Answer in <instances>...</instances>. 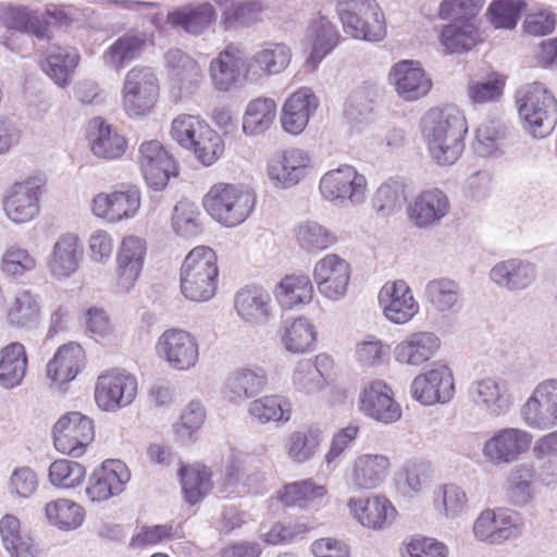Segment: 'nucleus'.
Returning a JSON list of instances; mask_svg holds the SVG:
<instances>
[{"mask_svg": "<svg viewBox=\"0 0 557 557\" xmlns=\"http://www.w3.org/2000/svg\"><path fill=\"white\" fill-rule=\"evenodd\" d=\"M339 34L325 16L313 17L306 32L305 41L311 51L306 65L315 70L318 64L337 46Z\"/></svg>", "mask_w": 557, "mask_h": 557, "instance_id": "79ce46f5", "label": "nucleus"}, {"mask_svg": "<svg viewBox=\"0 0 557 557\" xmlns=\"http://www.w3.org/2000/svg\"><path fill=\"white\" fill-rule=\"evenodd\" d=\"M216 21V10L210 2L188 3L170 11L166 23L193 36L205 34Z\"/></svg>", "mask_w": 557, "mask_h": 557, "instance_id": "58836bf2", "label": "nucleus"}, {"mask_svg": "<svg viewBox=\"0 0 557 557\" xmlns=\"http://www.w3.org/2000/svg\"><path fill=\"white\" fill-rule=\"evenodd\" d=\"M505 500L516 508L531 507L536 498L535 469L530 462L513 466L504 484Z\"/></svg>", "mask_w": 557, "mask_h": 557, "instance_id": "4c0bfd02", "label": "nucleus"}, {"mask_svg": "<svg viewBox=\"0 0 557 557\" xmlns=\"http://www.w3.org/2000/svg\"><path fill=\"white\" fill-rule=\"evenodd\" d=\"M157 355L173 370L189 371L199 361V343L195 335L182 329L164 331L156 343Z\"/></svg>", "mask_w": 557, "mask_h": 557, "instance_id": "ddd939ff", "label": "nucleus"}, {"mask_svg": "<svg viewBox=\"0 0 557 557\" xmlns=\"http://www.w3.org/2000/svg\"><path fill=\"white\" fill-rule=\"evenodd\" d=\"M170 83L181 96L193 95L201 85L203 73L197 60L178 48L164 53Z\"/></svg>", "mask_w": 557, "mask_h": 557, "instance_id": "c756f323", "label": "nucleus"}, {"mask_svg": "<svg viewBox=\"0 0 557 557\" xmlns=\"http://www.w3.org/2000/svg\"><path fill=\"white\" fill-rule=\"evenodd\" d=\"M377 299L384 317L394 324L408 323L420 311V305L405 280L387 281Z\"/></svg>", "mask_w": 557, "mask_h": 557, "instance_id": "a211bd4d", "label": "nucleus"}, {"mask_svg": "<svg viewBox=\"0 0 557 557\" xmlns=\"http://www.w3.org/2000/svg\"><path fill=\"white\" fill-rule=\"evenodd\" d=\"M139 165L146 183L154 190H162L170 177L177 175L173 157L158 140H148L140 145Z\"/></svg>", "mask_w": 557, "mask_h": 557, "instance_id": "393cba45", "label": "nucleus"}, {"mask_svg": "<svg viewBox=\"0 0 557 557\" xmlns=\"http://www.w3.org/2000/svg\"><path fill=\"white\" fill-rule=\"evenodd\" d=\"M480 33L472 18L459 17L444 25L440 42L448 53H461L471 50L479 41Z\"/></svg>", "mask_w": 557, "mask_h": 557, "instance_id": "864d4df0", "label": "nucleus"}, {"mask_svg": "<svg viewBox=\"0 0 557 557\" xmlns=\"http://www.w3.org/2000/svg\"><path fill=\"white\" fill-rule=\"evenodd\" d=\"M27 355L23 344L11 343L0 350V386L12 389L20 386L27 372Z\"/></svg>", "mask_w": 557, "mask_h": 557, "instance_id": "603ef678", "label": "nucleus"}, {"mask_svg": "<svg viewBox=\"0 0 557 557\" xmlns=\"http://www.w3.org/2000/svg\"><path fill=\"white\" fill-rule=\"evenodd\" d=\"M516 98L524 129L534 138L550 135L557 123V100L548 88L533 82L521 87Z\"/></svg>", "mask_w": 557, "mask_h": 557, "instance_id": "7ed1b4c3", "label": "nucleus"}, {"mask_svg": "<svg viewBox=\"0 0 557 557\" xmlns=\"http://www.w3.org/2000/svg\"><path fill=\"white\" fill-rule=\"evenodd\" d=\"M147 253L146 242L138 236H125L117 249L115 258L116 286L129 293L136 285L145 264Z\"/></svg>", "mask_w": 557, "mask_h": 557, "instance_id": "b1692460", "label": "nucleus"}, {"mask_svg": "<svg viewBox=\"0 0 557 557\" xmlns=\"http://www.w3.org/2000/svg\"><path fill=\"white\" fill-rule=\"evenodd\" d=\"M350 517L364 528L381 531L388 528L396 516L393 504L383 495L351 496L347 500Z\"/></svg>", "mask_w": 557, "mask_h": 557, "instance_id": "bb28decb", "label": "nucleus"}, {"mask_svg": "<svg viewBox=\"0 0 557 557\" xmlns=\"http://www.w3.org/2000/svg\"><path fill=\"white\" fill-rule=\"evenodd\" d=\"M256 206V195L247 186L218 183L203 198L207 212L226 227H234L247 220Z\"/></svg>", "mask_w": 557, "mask_h": 557, "instance_id": "20e7f679", "label": "nucleus"}, {"mask_svg": "<svg viewBox=\"0 0 557 557\" xmlns=\"http://www.w3.org/2000/svg\"><path fill=\"white\" fill-rule=\"evenodd\" d=\"M320 106V100L309 87H300L284 102L281 112L282 128L290 135L301 134Z\"/></svg>", "mask_w": 557, "mask_h": 557, "instance_id": "72a5a7b5", "label": "nucleus"}, {"mask_svg": "<svg viewBox=\"0 0 557 557\" xmlns=\"http://www.w3.org/2000/svg\"><path fill=\"white\" fill-rule=\"evenodd\" d=\"M41 186L36 178L15 183L3 199L7 216L16 224L34 220L40 211Z\"/></svg>", "mask_w": 557, "mask_h": 557, "instance_id": "cd10ccee", "label": "nucleus"}, {"mask_svg": "<svg viewBox=\"0 0 557 557\" xmlns=\"http://www.w3.org/2000/svg\"><path fill=\"white\" fill-rule=\"evenodd\" d=\"M322 442V432L319 428L308 426L289 434L285 448L288 458L296 463L310 460Z\"/></svg>", "mask_w": 557, "mask_h": 557, "instance_id": "680f3d73", "label": "nucleus"}, {"mask_svg": "<svg viewBox=\"0 0 557 557\" xmlns=\"http://www.w3.org/2000/svg\"><path fill=\"white\" fill-rule=\"evenodd\" d=\"M449 211V197L437 187L421 190L407 206L409 222L421 230L438 225Z\"/></svg>", "mask_w": 557, "mask_h": 557, "instance_id": "4be33fe9", "label": "nucleus"}, {"mask_svg": "<svg viewBox=\"0 0 557 557\" xmlns=\"http://www.w3.org/2000/svg\"><path fill=\"white\" fill-rule=\"evenodd\" d=\"M276 117V103L271 98L251 100L243 116V132L248 136H259L270 129Z\"/></svg>", "mask_w": 557, "mask_h": 557, "instance_id": "bf43d9fd", "label": "nucleus"}, {"mask_svg": "<svg viewBox=\"0 0 557 557\" xmlns=\"http://www.w3.org/2000/svg\"><path fill=\"white\" fill-rule=\"evenodd\" d=\"M441 347L440 337L429 331L408 334L394 348V358L398 363L420 367L431 360Z\"/></svg>", "mask_w": 557, "mask_h": 557, "instance_id": "e433bc0d", "label": "nucleus"}, {"mask_svg": "<svg viewBox=\"0 0 557 557\" xmlns=\"http://www.w3.org/2000/svg\"><path fill=\"white\" fill-rule=\"evenodd\" d=\"M0 535L5 550L11 557H36L37 549L33 540L21 531L20 520L5 515L0 520Z\"/></svg>", "mask_w": 557, "mask_h": 557, "instance_id": "052dcab7", "label": "nucleus"}, {"mask_svg": "<svg viewBox=\"0 0 557 557\" xmlns=\"http://www.w3.org/2000/svg\"><path fill=\"white\" fill-rule=\"evenodd\" d=\"M407 202V185L401 177L384 181L375 190L372 208L381 218H389L399 212Z\"/></svg>", "mask_w": 557, "mask_h": 557, "instance_id": "6e6d98bb", "label": "nucleus"}, {"mask_svg": "<svg viewBox=\"0 0 557 557\" xmlns=\"http://www.w3.org/2000/svg\"><path fill=\"white\" fill-rule=\"evenodd\" d=\"M389 467V459L385 455L361 454L347 468L345 483L352 492L375 490L388 476Z\"/></svg>", "mask_w": 557, "mask_h": 557, "instance_id": "aec40b11", "label": "nucleus"}, {"mask_svg": "<svg viewBox=\"0 0 557 557\" xmlns=\"http://www.w3.org/2000/svg\"><path fill=\"white\" fill-rule=\"evenodd\" d=\"M131 479V472L121 460H106L89 478L86 495L91 502H103L120 495Z\"/></svg>", "mask_w": 557, "mask_h": 557, "instance_id": "c85d7f7f", "label": "nucleus"}, {"mask_svg": "<svg viewBox=\"0 0 557 557\" xmlns=\"http://www.w3.org/2000/svg\"><path fill=\"white\" fill-rule=\"evenodd\" d=\"M324 200L335 206H360L367 199L368 180L355 166L342 164L324 173L319 182Z\"/></svg>", "mask_w": 557, "mask_h": 557, "instance_id": "0eeeda50", "label": "nucleus"}, {"mask_svg": "<svg viewBox=\"0 0 557 557\" xmlns=\"http://www.w3.org/2000/svg\"><path fill=\"white\" fill-rule=\"evenodd\" d=\"M268 384V375L258 366L243 367L232 371L221 388L222 397L234 405H240L263 392Z\"/></svg>", "mask_w": 557, "mask_h": 557, "instance_id": "473e14b6", "label": "nucleus"}, {"mask_svg": "<svg viewBox=\"0 0 557 557\" xmlns=\"http://www.w3.org/2000/svg\"><path fill=\"white\" fill-rule=\"evenodd\" d=\"M313 284L306 274L284 276L276 285L274 295L284 309H294L310 304L313 298Z\"/></svg>", "mask_w": 557, "mask_h": 557, "instance_id": "5fc2aeb1", "label": "nucleus"}, {"mask_svg": "<svg viewBox=\"0 0 557 557\" xmlns=\"http://www.w3.org/2000/svg\"><path fill=\"white\" fill-rule=\"evenodd\" d=\"M278 334L283 347L290 354H306L314 349L315 326L306 317L285 320Z\"/></svg>", "mask_w": 557, "mask_h": 557, "instance_id": "09e8293b", "label": "nucleus"}, {"mask_svg": "<svg viewBox=\"0 0 557 557\" xmlns=\"http://www.w3.org/2000/svg\"><path fill=\"white\" fill-rule=\"evenodd\" d=\"M147 46L146 32L129 29L107 48L102 55L103 63L119 72L128 63L139 59Z\"/></svg>", "mask_w": 557, "mask_h": 557, "instance_id": "a19ab883", "label": "nucleus"}, {"mask_svg": "<svg viewBox=\"0 0 557 557\" xmlns=\"http://www.w3.org/2000/svg\"><path fill=\"white\" fill-rule=\"evenodd\" d=\"M506 131L495 122L481 124L476 129L473 149L480 157L497 158L506 151Z\"/></svg>", "mask_w": 557, "mask_h": 557, "instance_id": "774afa93", "label": "nucleus"}, {"mask_svg": "<svg viewBox=\"0 0 557 557\" xmlns=\"http://www.w3.org/2000/svg\"><path fill=\"white\" fill-rule=\"evenodd\" d=\"M467 132L463 112L453 104L432 108L421 119V134L430 157L442 166L451 165L460 158Z\"/></svg>", "mask_w": 557, "mask_h": 557, "instance_id": "f257e3e1", "label": "nucleus"}, {"mask_svg": "<svg viewBox=\"0 0 557 557\" xmlns=\"http://www.w3.org/2000/svg\"><path fill=\"white\" fill-rule=\"evenodd\" d=\"M41 320L40 296L18 289L5 307V322L15 330H33Z\"/></svg>", "mask_w": 557, "mask_h": 557, "instance_id": "ea45409f", "label": "nucleus"}, {"mask_svg": "<svg viewBox=\"0 0 557 557\" xmlns=\"http://www.w3.org/2000/svg\"><path fill=\"white\" fill-rule=\"evenodd\" d=\"M137 387L135 375L119 369L108 371L97 379L96 404L102 411L116 412L135 400Z\"/></svg>", "mask_w": 557, "mask_h": 557, "instance_id": "9b49d317", "label": "nucleus"}, {"mask_svg": "<svg viewBox=\"0 0 557 557\" xmlns=\"http://www.w3.org/2000/svg\"><path fill=\"white\" fill-rule=\"evenodd\" d=\"M246 59L243 49L235 44L227 45L210 61L209 76L212 86L219 91L236 87L245 79Z\"/></svg>", "mask_w": 557, "mask_h": 557, "instance_id": "7c9ffc66", "label": "nucleus"}, {"mask_svg": "<svg viewBox=\"0 0 557 557\" xmlns=\"http://www.w3.org/2000/svg\"><path fill=\"white\" fill-rule=\"evenodd\" d=\"M245 59V81L258 84L283 73L290 63L292 51L285 44L267 41Z\"/></svg>", "mask_w": 557, "mask_h": 557, "instance_id": "2eb2a0df", "label": "nucleus"}, {"mask_svg": "<svg viewBox=\"0 0 557 557\" xmlns=\"http://www.w3.org/2000/svg\"><path fill=\"white\" fill-rule=\"evenodd\" d=\"M249 414L260 423L287 422L290 419V404L282 396H263L249 404Z\"/></svg>", "mask_w": 557, "mask_h": 557, "instance_id": "338daca9", "label": "nucleus"}, {"mask_svg": "<svg viewBox=\"0 0 557 557\" xmlns=\"http://www.w3.org/2000/svg\"><path fill=\"white\" fill-rule=\"evenodd\" d=\"M310 168L311 157L306 150L289 148L271 158L267 171L275 187L287 189L302 181Z\"/></svg>", "mask_w": 557, "mask_h": 557, "instance_id": "a878e982", "label": "nucleus"}, {"mask_svg": "<svg viewBox=\"0 0 557 557\" xmlns=\"http://www.w3.org/2000/svg\"><path fill=\"white\" fill-rule=\"evenodd\" d=\"M48 522L61 530H74L84 521V509L73 500L60 498L45 506Z\"/></svg>", "mask_w": 557, "mask_h": 557, "instance_id": "0e129e2a", "label": "nucleus"}, {"mask_svg": "<svg viewBox=\"0 0 557 557\" xmlns=\"http://www.w3.org/2000/svg\"><path fill=\"white\" fill-rule=\"evenodd\" d=\"M170 134L181 147L193 150L196 158L207 166L213 164L224 151L223 140L219 134L195 115L176 116Z\"/></svg>", "mask_w": 557, "mask_h": 557, "instance_id": "39448f33", "label": "nucleus"}, {"mask_svg": "<svg viewBox=\"0 0 557 557\" xmlns=\"http://www.w3.org/2000/svg\"><path fill=\"white\" fill-rule=\"evenodd\" d=\"M234 308L242 321L253 326L267 324L274 315L272 297L261 285H246L237 290Z\"/></svg>", "mask_w": 557, "mask_h": 557, "instance_id": "2f4dec72", "label": "nucleus"}, {"mask_svg": "<svg viewBox=\"0 0 557 557\" xmlns=\"http://www.w3.org/2000/svg\"><path fill=\"white\" fill-rule=\"evenodd\" d=\"M331 360L326 355H318L314 359L299 360L292 372L294 389L304 395H313L321 392L326 384L324 369Z\"/></svg>", "mask_w": 557, "mask_h": 557, "instance_id": "de8ad7c7", "label": "nucleus"}, {"mask_svg": "<svg viewBox=\"0 0 557 557\" xmlns=\"http://www.w3.org/2000/svg\"><path fill=\"white\" fill-rule=\"evenodd\" d=\"M85 354L81 345L61 346L47 364V376L58 387L74 380L84 367Z\"/></svg>", "mask_w": 557, "mask_h": 557, "instance_id": "a18cd8bd", "label": "nucleus"}, {"mask_svg": "<svg viewBox=\"0 0 557 557\" xmlns=\"http://www.w3.org/2000/svg\"><path fill=\"white\" fill-rule=\"evenodd\" d=\"M527 426L545 431L557 426V379H545L537 383L520 408Z\"/></svg>", "mask_w": 557, "mask_h": 557, "instance_id": "9d476101", "label": "nucleus"}, {"mask_svg": "<svg viewBox=\"0 0 557 557\" xmlns=\"http://www.w3.org/2000/svg\"><path fill=\"white\" fill-rule=\"evenodd\" d=\"M298 247L307 252L317 255L337 243V236L326 226L315 221H305L294 228Z\"/></svg>", "mask_w": 557, "mask_h": 557, "instance_id": "13d9d810", "label": "nucleus"}, {"mask_svg": "<svg viewBox=\"0 0 557 557\" xmlns=\"http://www.w3.org/2000/svg\"><path fill=\"white\" fill-rule=\"evenodd\" d=\"M424 297L441 314H449L460 308V287L457 282L447 277L429 281L424 287Z\"/></svg>", "mask_w": 557, "mask_h": 557, "instance_id": "4d7b16f0", "label": "nucleus"}, {"mask_svg": "<svg viewBox=\"0 0 557 557\" xmlns=\"http://www.w3.org/2000/svg\"><path fill=\"white\" fill-rule=\"evenodd\" d=\"M88 138L92 153L104 160L121 158L127 148L125 138L102 119L90 122Z\"/></svg>", "mask_w": 557, "mask_h": 557, "instance_id": "49530a36", "label": "nucleus"}, {"mask_svg": "<svg viewBox=\"0 0 557 557\" xmlns=\"http://www.w3.org/2000/svg\"><path fill=\"white\" fill-rule=\"evenodd\" d=\"M350 274L349 263L336 253H327L317 261L312 272L319 293L330 300L346 295Z\"/></svg>", "mask_w": 557, "mask_h": 557, "instance_id": "5701e85b", "label": "nucleus"}, {"mask_svg": "<svg viewBox=\"0 0 557 557\" xmlns=\"http://www.w3.org/2000/svg\"><path fill=\"white\" fill-rule=\"evenodd\" d=\"M219 281L218 257L208 246H197L185 257L180 272L183 296L196 302H206L216 293Z\"/></svg>", "mask_w": 557, "mask_h": 557, "instance_id": "f03ea898", "label": "nucleus"}, {"mask_svg": "<svg viewBox=\"0 0 557 557\" xmlns=\"http://www.w3.org/2000/svg\"><path fill=\"white\" fill-rule=\"evenodd\" d=\"M94 423L87 416L73 411L62 416L53 426V444L58 451L74 458L83 456L94 440Z\"/></svg>", "mask_w": 557, "mask_h": 557, "instance_id": "4468645a", "label": "nucleus"}, {"mask_svg": "<svg viewBox=\"0 0 557 557\" xmlns=\"http://www.w3.org/2000/svg\"><path fill=\"white\" fill-rule=\"evenodd\" d=\"M182 491L187 503L197 504L212 487L210 472L203 465L184 466L180 469Z\"/></svg>", "mask_w": 557, "mask_h": 557, "instance_id": "69168bd1", "label": "nucleus"}, {"mask_svg": "<svg viewBox=\"0 0 557 557\" xmlns=\"http://www.w3.org/2000/svg\"><path fill=\"white\" fill-rule=\"evenodd\" d=\"M337 14L352 38L381 41L386 36L384 15L375 0H337Z\"/></svg>", "mask_w": 557, "mask_h": 557, "instance_id": "423d86ee", "label": "nucleus"}, {"mask_svg": "<svg viewBox=\"0 0 557 557\" xmlns=\"http://www.w3.org/2000/svg\"><path fill=\"white\" fill-rule=\"evenodd\" d=\"M470 401L485 416L499 418L513 406V396L505 380L485 376L474 380L468 387Z\"/></svg>", "mask_w": 557, "mask_h": 557, "instance_id": "dca6fc26", "label": "nucleus"}, {"mask_svg": "<svg viewBox=\"0 0 557 557\" xmlns=\"http://www.w3.org/2000/svg\"><path fill=\"white\" fill-rule=\"evenodd\" d=\"M532 440L525 430L504 428L485 441L482 455L493 465L511 463L530 449Z\"/></svg>", "mask_w": 557, "mask_h": 557, "instance_id": "6ab92c4d", "label": "nucleus"}, {"mask_svg": "<svg viewBox=\"0 0 557 557\" xmlns=\"http://www.w3.org/2000/svg\"><path fill=\"white\" fill-rule=\"evenodd\" d=\"M0 26L35 36L39 40L49 39V24L37 12L22 5L0 4Z\"/></svg>", "mask_w": 557, "mask_h": 557, "instance_id": "c03bdc74", "label": "nucleus"}, {"mask_svg": "<svg viewBox=\"0 0 557 557\" xmlns=\"http://www.w3.org/2000/svg\"><path fill=\"white\" fill-rule=\"evenodd\" d=\"M398 96L406 101H414L426 96L432 88V79L419 62L403 60L397 62L389 72Z\"/></svg>", "mask_w": 557, "mask_h": 557, "instance_id": "f704fd0d", "label": "nucleus"}, {"mask_svg": "<svg viewBox=\"0 0 557 557\" xmlns=\"http://www.w3.org/2000/svg\"><path fill=\"white\" fill-rule=\"evenodd\" d=\"M536 275L537 270L534 263L518 258L500 261L490 272L492 282L511 292L529 287Z\"/></svg>", "mask_w": 557, "mask_h": 557, "instance_id": "37998d69", "label": "nucleus"}, {"mask_svg": "<svg viewBox=\"0 0 557 557\" xmlns=\"http://www.w3.org/2000/svg\"><path fill=\"white\" fill-rule=\"evenodd\" d=\"M159 81L154 70L136 65L125 75L123 83V106L131 116L146 115L154 108L159 98Z\"/></svg>", "mask_w": 557, "mask_h": 557, "instance_id": "1a4fd4ad", "label": "nucleus"}, {"mask_svg": "<svg viewBox=\"0 0 557 557\" xmlns=\"http://www.w3.org/2000/svg\"><path fill=\"white\" fill-rule=\"evenodd\" d=\"M263 474L259 471L247 472L244 463L233 459L225 468L224 480L218 487L223 497L232 495L242 496L249 493H258L263 482Z\"/></svg>", "mask_w": 557, "mask_h": 557, "instance_id": "3c124183", "label": "nucleus"}, {"mask_svg": "<svg viewBox=\"0 0 557 557\" xmlns=\"http://www.w3.org/2000/svg\"><path fill=\"white\" fill-rule=\"evenodd\" d=\"M140 203V190L135 186H124L111 193L97 194L91 202V211L108 223H119L135 218Z\"/></svg>", "mask_w": 557, "mask_h": 557, "instance_id": "f3484780", "label": "nucleus"}, {"mask_svg": "<svg viewBox=\"0 0 557 557\" xmlns=\"http://www.w3.org/2000/svg\"><path fill=\"white\" fill-rule=\"evenodd\" d=\"M435 509L446 519H457L468 511V497L463 488L454 483L440 485L434 491Z\"/></svg>", "mask_w": 557, "mask_h": 557, "instance_id": "e2e57ef3", "label": "nucleus"}, {"mask_svg": "<svg viewBox=\"0 0 557 557\" xmlns=\"http://www.w3.org/2000/svg\"><path fill=\"white\" fill-rule=\"evenodd\" d=\"M411 396L424 406L449 403L456 393L453 370L441 361L418 374L411 382Z\"/></svg>", "mask_w": 557, "mask_h": 557, "instance_id": "f8f14e48", "label": "nucleus"}, {"mask_svg": "<svg viewBox=\"0 0 557 557\" xmlns=\"http://www.w3.org/2000/svg\"><path fill=\"white\" fill-rule=\"evenodd\" d=\"M358 409L364 416L384 424L394 423L401 417V408L394 399L392 388L381 380L371 381L362 387Z\"/></svg>", "mask_w": 557, "mask_h": 557, "instance_id": "412c9836", "label": "nucleus"}, {"mask_svg": "<svg viewBox=\"0 0 557 557\" xmlns=\"http://www.w3.org/2000/svg\"><path fill=\"white\" fill-rule=\"evenodd\" d=\"M84 248L78 235L64 233L58 237L48 258V270L57 280L72 276L79 268Z\"/></svg>", "mask_w": 557, "mask_h": 557, "instance_id": "c9c22d12", "label": "nucleus"}, {"mask_svg": "<svg viewBox=\"0 0 557 557\" xmlns=\"http://www.w3.org/2000/svg\"><path fill=\"white\" fill-rule=\"evenodd\" d=\"M523 529L524 521L520 512L507 507H496L486 508L479 513L473 522L472 533L476 541L500 545L518 539Z\"/></svg>", "mask_w": 557, "mask_h": 557, "instance_id": "6e6552de", "label": "nucleus"}, {"mask_svg": "<svg viewBox=\"0 0 557 557\" xmlns=\"http://www.w3.org/2000/svg\"><path fill=\"white\" fill-rule=\"evenodd\" d=\"M79 60L77 49L70 46H52L48 49L42 70L55 85L65 88L71 83Z\"/></svg>", "mask_w": 557, "mask_h": 557, "instance_id": "8fccbe9b", "label": "nucleus"}]
</instances>
